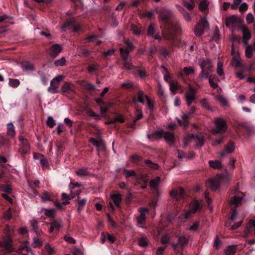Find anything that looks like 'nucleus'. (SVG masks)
Here are the masks:
<instances>
[{
  "label": "nucleus",
  "instance_id": "nucleus-1",
  "mask_svg": "<svg viewBox=\"0 0 255 255\" xmlns=\"http://www.w3.org/2000/svg\"><path fill=\"white\" fill-rule=\"evenodd\" d=\"M174 15L172 11L161 9L159 15V20L163 29L162 36L166 40H173L180 29V25L177 22L174 21Z\"/></svg>",
  "mask_w": 255,
  "mask_h": 255
},
{
  "label": "nucleus",
  "instance_id": "nucleus-2",
  "mask_svg": "<svg viewBox=\"0 0 255 255\" xmlns=\"http://www.w3.org/2000/svg\"><path fill=\"white\" fill-rule=\"evenodd\" d=\"M5 231V236L3 237V241L0 242V246L4 249L7 253H10L13 252L14 249L12 246L10 227L9 225H6Z\"/></svg>",
  "mask_w": 255,
  "mask_h": 255
},
{
  "label": "nucleus",
  "instance_id": "nucleus-3",
  "mask_svg": "<svg viewBox=\"0 0 255 255\" xmlns=\"http://www.w3.org/2000/svg\"><path fill=\"white\" fill-rule=\"evenodd\" d=\"M216 128L213 129V134L225 133L228 128L226 122L222 118H218L215 121Z\"/></svg>",
  "mask_w": 255,
  "mask_h": 255
},
{
  "label": "nucleus",
  "instance_id": "nucleus-4",
  "mask_svg": "<svg viewBox=\"0 0 255 255\" xmlns=\"http://www.w3.org/2000/svg\"><path fill=\"white\" fill-rule=\"evenodd\" d=\"M19 140L20 141V144H19L18 152L20 153L21 156L24 158L30 153V144L27 139L24 138L22 136H19Z\"/></svg>",
  "mask_w": 255,
  "mask_h": 255
},
{
  "label": "nucleus",
  "instance_id": "nucleus-5",
  "mask_svg": "<svg viewBox=\"0 0 255 255\" xmlns=\"http://www.w3.org/2000/svg\"><path fill=\"white\" fill-rule=\"evenodd\" d=\"M201 207L200 203L197 200H194L189 204V208L188 212L185 214V218L188 219L191 214H194L200 210Z\"/></svg>",
  "mask_w": 255,
  "mask_h": 255
},
{
  "label": "nucleus",
  "instance_id": "nucleus-6",
  "mask_svg": "<svg viewBox=\"0 0 255 255\" xmlns=\"http://www.w3.org/2000/svg\"><path fill=\"white\" fill-rule=\"evenodd\" d=\"M63 31H66L67 28H72L74 32H78L80 29L79 25L76 24L73 18L67 19L61 26Z\"/></svg>",
  "mask_w": 255,
  "mask_h": 255
},
{
  "label": "nucleus",
  "instance_id": "nucleus-7",
  "mask_svg": "<svg viewBox=\"0 0 255 255\" xmlns=\"http://www.w3.org/2000/svg\"><path fill=\"white\" fill-rule=\"evenodd\" d=\"M208 26V22L205 19H202L197 23L194 29L196 36H200L203 35L204 30Z\"/></svg>",
  "mask_w": 255,
  "mask_h": 255
},
{
  "label": "nucleus",
  "instance_id": "nucleus-8",
  "mask_svg": "<svg viewBox=\"0 0 255 255\" xmlns=\"http://www.w3.org/2000/svg\"><path fill=\"white\" fill-rule=\"evenodd\" d=\"M235 143L232 141H229L225 146V151L220 153V156L224 157L226 156L227 153H230L234 151Z\"/></svg>",
  "mask_w": 255,
  "mask_h": 255
},
{
  "label": "nucleus",
  "instance_id": "nucleus-9",
  "mask_svg": "<svg viewBox=\"0 0 255 255\" xmlns=\"http://www.w3.org/2000/svg\"><path fill=\"white\" fill-rule=\"evenodd\" d=\"M62 50V47L60 44H54L50 48L49 54L53 58H55Z\"/></svg>",
  "mask_w": 255,
  "mask_h": 255
},
{
  "label": "nucleus",
  "instance_id": "nucleus-10",
  "mask_svg": "<svg viewBox=\"0 0 255 255\" xmlns=\"http://www.w3.org/2000/svg\"><path fill=\"white\" fill-rule=\"evenodd\" d=\"M254 230L255 231V220L253 219H250L248 223L247 226L246 232L247 234H250L251 231L253 230ZM248 243L249 244H255V240H250L248 241Z\"/></svg>",
  "mask_w": 255,
  "mask_h": 255
},
{
  "label": "nucleus",
  "instance_id": "nucleus-11",
  "mask_svg": "<svg viewBox=\"0 0 255 255\" xmlns=\"http://www.w3.org/2000/svg\"><path fill=\"white\" fill-rule=\"evenodd\" d=\"M242 31L243 32V42L245 45H247L249 43V40L251 37V32L249 28L245 26L242 27Z\"/></svg>",
  "mask_w": 255,
  "mask_h": 255
},
{
  "label": "nucleus",
  "instance_id": "nucleus-12",
  "mask_svg": "<svg viewBox=\"0 0 255 255\" xmlns=\"http://www.w3.org/2000/svg\"><path fill=\"white\" fill-rule=\"evenodd\" d=\"M206 184L207 186L212 190H217L220 186V182L218 179H209Z\"/></svg>",
  "mask_w": 255,
  "mask_h": 255
},
{
  "label": "nucleus",
  "instance_id": "nucleus-13",
  "mask_svg": "<svg viewBox=\"0 0 255 255\" xmlns=\"http://www.w3.org/2000/svg\"><path fill=\"white\" fill-rule=\"evenodd\" d=\"M89 141L97 147V150L98 152L100 151V150L104 149L105 148L104 142L102 139L98 140L94 138H91L89 139Z\"/></svg>",
  "mask_w": 255,
  "mask_h": 255
},
{
  "label": "nucleus",
  "instance_id": "nucleus-14",
  "mask_svg": "<svg viewBox=\"0 0 255 255\" xmlns=\"http://www.w3.org/2000/svg\"><path fill=\"white\" fill-rule=\"evenodd\" d=\"M111 198L118 208H121L122 195L121 193H115L111 195Z\"/></svg>",
  "mask_w": 255,
  "mask_h": 255
},
{
  "label": "nucleus",
  "instance_id": "nucleus-15",
  "mask_svg": "<svg viewBox=\"0 0 255 255\" xmlns=\"http://www.w3.org/2000/svg\"><path fill=\"white\" fill-rule=\"evenodd\" d=\"M182 72H179L177 74L178 78H183L184 77L183 74L186 76H189L190 74H194L195 71L192 67H185L182 70Z\"/></svg>",
  "mask_w": 255,
  "mask_h": 255
},
{
  "label": "nucleus",
  "instance_id": "nucleus-16",
  "mask_svg": "<svg viewBox=\"0 0 255 255\" xmlns=\"http://www.w3.org/2000/svg\"><path fill=\"white\" fill-rule=\"evenodd\" d=\"M170 196L177 200L184 197L185 192L183 188H179L177 191L172 190L170 193Z\"/></svg>",
  "mask_w": 255,
  "mask_h": 255
},
{
  "label": "nucleus",
  "instance_id": "nucleus-17",
  "mask_svg": "<svg viewBox=\"0 0 255 255\" xmlns=\"http://www.w3.org/2000/svg\"><path fill=\"white\" fill-rule=\"evenodd\" d=\"M136 98L135 97H134L132 99V102L134 103H136V102H140L142 104H144L145 103V100L144 98H145L146 95H144L143 91L139 90L137 92L136 94Z\"/></svg>",
  "mask_w": 255,
  "mask_h": 255
},
{
  "label": "nucleus",
  "instance_id": "nucleus-18",
  "mask_svg": "<svg viewBox=\"0 0 255 255\" xmlns=\"http://www.w3.org/2000/svg\"><path fill=\"white\" fill-rule=\"evenodd\" d=\"M164 133V131L163 130H156L155 132L148 134L147 136L149 139L154 140L163 136Z\"/></svg>",
  "mask_w": 255,
  "mask_h": 255
},
{
  "label": "nucleus",
  "instance_id": "nucleus-19",
  "mask_svg": "<svg viewBox=\"0 0 255 255\" xmlns=\"http://www.w3.org/2000/svg\"><path fill=\"white\" fill-rule=\"evenodd\" d=\"M62 227L61 221L60 220H54L51 223V226L49 229L50 233H52L54 230H59Z\"/></svg>",
  "mask_w": 255,
  "mask_h": 255
},
{
  "label": "nucleus",
  "instance_id": "nucleus-20",
  "mask_svg": "<svg viewBox=\"0 0 255 255\" xmlns=\"http://www.w3.org/2000/svg\"><path fill=\"white\" fill-rule=\"evenodd\" d=\"M163 136L167 142L171 143V144H174L175 142V136L174 134L170 132L164 131Z\"/></svg>",
  "mask_w": 255,
  "mask_h": 255
},
{
  "label": "nucleus",
  "instance_id": "nucleus-21",
  "mask_svg": "<svg viewBox=\"0 0 255 255\" xmlns=\"http://www.w3.org/2000/svg\"><path fill=\"white\" fill-rule=\"evenodd\" d=\"M177 8L179 11H180V13L183 15L184 19L187 21H190L191 19V17L190 14L186 11L185 9L182 7V6L177 5Z\"/></svg>",
  "mask_w": 255,
  "mask_h": 255
},
{
  "label": "nucleus",
  "instance_id": "nucleus-22",
  "mask_svg": "<svg viewBox=\"0 0 255 255\" xmlns=\"http://www.w3.org/2000/svg\"><path fill=\"white\" fill-rule=\"evenodd\" d=\"M88 167H82L76 170V174L80 177L86 176L90 175Z\"/></svg>",
  "mask_w": 255,
  "mask_h": 255
},
{
  "label": "nucleus",
  "instance_id": "nucleus-23",
  "mask_svg": "<svg viewBox=\"0 0 255 255\" xmlns=\"http://www.w3.org/2000/svg\"><path fill=\"white\" fill-rule=\"evenodd\" d=\"M178 243L179 246L181 248V251H183V248L186 246L188 243V239L184 236H179L178 237Z\"/></svg>",
  "mask_w": 255,
  "mask_h": 255
},
{
  "label": "nucleus",
  "instance_id": "nucleus-24",
  "mask_svg": "<svg viewBox=\"0 0 255 255\" xmlns=\"http://www.w3.org/2000/svg\"><path fill=\"white\" fill-rule=\"evenodd\" d=\"M242 196H234L230 201V203L232 205H234L236 206H238L242 201L243 197L244 196L243 193H241Z\"/></svg>",
  "mask_w": 255,
  "mask_h": 255
},
{
  "label": "nucleus",
  "instance_id": "nucleus-25",
  "mask_svg": "<svg viewBox=\"0 0 255 255\" xmlns=\"http://www.w3.org/2000/svg\"><path fill=\"white\" fill-rule=\"evenodd\" d=\"M87 202V198H83L82 199H80L79 197L77 199V203H78V208H77V212L78 213H80L82 210L84 208L86 203Z\"/></svg>",
  "mask_w": 255,
  "mask_h": 255
},
{
  "label": "nucleus",
  "instance_id": "nucleus-26",
  "mask_svg": "<svg viewBox=\"0 0 255 255\" xmlns=\"http://www.w3.org/2000/svg\"><path fill=\"white\" fill-rule=\"evenodd\" d=\"M237 21V16L233 15L228 17L225 20V24L227 27L234 25Z\"/></svg>",
  "mask_w": 255,
  "mask_h": 255
},
{
  "label": "nucleus",
  "instance_id": "nucleus-27",
  "mask_svg": "<svg viewBox=\"0 0 255 255\" xmlns=\"http://www.w3.org/2000/svg\"><path fill=\"white\" fill-rule=\"evenodd\" d=\"M189 115L187 114H184L182 116V120L178 119L177 122L179 125H182L184 127H187L188 125V119L189 118Z\"/></svg>",
  "mask_w": 255,
  "mask_h": 255
},
{
  "label": "nucleus",
  "instance_id": "nucleus-28",
  "mask_svg": "<svg viewBox=\"0 0 255 255\" xmlns=\"http://www.w3.org/2000/svg\"><path fill=\"white\" fill-rule=\"evenodd\" d=\"M237 248V246H229L224 250L225 255H234Z\"/></svg>",
  "mask_w": 255,
  "mask_h": 255
},
{
  "label": "nucleus",
  "instance_id": "nucleus-29",
  "mask_svg": "<svg viewBox=\"0 0 255 255\" xmlns=\"http://www.w3.org/2000/svg\"><path fill=\"white\" fill-rule=\"evenodd\" d=\"M208 164L210 167L214 169H221L223 168L221 162L219 160H210Z\"/></svg>",
  "mask_w": 255,
  "mask_h": 255
},
{
  "label": "nucleus",
  "instance_id": "nucleus-30",
  "mask_svg": "<svg viewBox=\"0 0 255 255\" xmlns=\"http://www.w3.org/2000/svg\"><path fill=\"white\" fill-rule=\"evenodd\" d=\"M185 99L187 106L190 107L193 101L196 99V94H189L186 93L185 94Z\"/></svg>",
  "mask_w": 255,
  "mask_h": 255
},
{
  "label": "nucleus",
  "instance_id": "nucleus-31",
  "mask_svg": "<svg viewBox=\"0 0 255 255\" xmlns=\"http://www.w3.org/2000/svg\"><path fill=\"white\" fill-rule=\"evenodd\" d=\"M82 85L84 88L87 90H95L96 86L95 85L90 83L89 82L84 80L82 82Z\"/></svg>",
  "mask_w": 255,
  "mask_h": 255
},
{
  "label": "nucleus",
  "instance_id": "nucleus-32",
  "mask_svg": "<svg viewBox=\"0 0 255 255\" xmlns=\"http://www.w3.org/2000/svg\"><path fill=\"white\" fill-rule=\"evenodd\" d=\"M123 60V65L124 68L127 70H131L132 69H135V67L133 66L131 63V60H128V59H124Z\"/></svg>",
  "mask_w": 255,
  "mask_h": 255
},
{
  "label": "nucleus",
  "instance_id": "nucleus-33",
  "mask_svg": "<svg viewBox=\"0 0 255 255\" xmlns=\"http://www.w3.org/2000/svg\"><path fill=\"white\" fill-rule=\"evenodd\" d=\"M22 67L23 70L29 71H34V66L31 63L28 61H24L22 63Z\"/></svg>",
  "mask_w": 255,
  "mask_h": 255
},
{
  "label": "nucleus",
  "instance_id": "nucleus-34",
  "mask_svg": "<svg viewBox=\"0 0 255 255\" xmlns=\"http://www.w3.org/2000/svg\"><path fill=\"white\" fill-rule=\"evenodd\" d=\"M138 245L141 247L145 248L148 246V240L147 237H141L138 240Z\"/></svg>",
  "mask_w": 255,
  "mask_h": 255
},
{
  "label": "nucleus",
  "instance_id": "nucleus-35",
  "mask_svg": "<svg viewBox=\"0 0 255 255\" xmlns=\"http://www.w3.org/2000/svg\"><path fill=\"white\" fill-rule=\"evenodd\" d=\"M161 178L160 176H156L154 179H152L149 182L150 186L154 189H156L157 187L159 185Z\"/></svg>",
  "mask_w": 255,
  "mask_h": 255
},
{
  "label": "nucleus",
  "instance_id": "nucleus-36",
  "mask_svg": "<svg viewBox=\"0 0 255 255\" xmlns=\"http://www.w3.org/2000/svg\"><path fill=\"white\" fill-rule=\"evenodd\" d=\"M155 33H156L155 25L151 23L147 28V35L153 37Z\"/></svg>",
  "mask_w": 255,
  "mask_h": 255
},
{
  "label": "nucleus",
  "instance_id": "nucleus-37",
  "mask_svg": "<svg viewBox=\"0 0 255 255\" xmlns=\"http://www.w3.org/2000/svg\"><path fill=\"white\" fill-rule=\"evenodd\" d=\"M123 174L126 176V178L128 180L129 177L136 176V173L133 170H128L125 168L123 170Z\"/></svg>",
  "mask_w": 255,
  "mask_h": 255
},
{
  "label": "nucleus",
  "instance_id": "nucleus-38",
  "mask_svg": "<svg viewBox=\"0 0 255 255\" xmlns=\"http://www.w3.org/2000/svg\"><path fill=\"white\" fill-rule=\"evenodd\" d=\"M7 134L12 137L15 135V129L12 123L7 124Z\"/></svg>",
  "mask_w": 255,
  "mask_h": 255
},
{
  "label": "nucleus",
  "instance_id": "nucleus-39",
  "mask_svg": "<svg viewBox=\"0 0 255 255\" xmlns=\"http://www.w3.org/2000/svg\"><path fill=\"white\" fill-rule=\"evenodd\" d=\"M58 87V85L52 80L50 83V86L48 88V91L50 93H56L57 92Z\"/></svg>",
  "mask_w": 255,
  "mask_h": 255
},
{
  "label": "nucleus",
  "instance_id": "nucleus-40",
  "mask_svg": "<svg viewBox=\"0 0 255 255\" xmlns=\"http://www.w3.org/2000/svg\"><path fill=\"white\" fill-rule=\"evenodd\" d=\"M62 92L65 93L73 92L71 86L69 83L65 82L63 84L62 88Z\"/></svg>",
  "mask_w": 255,
  "mask_h": 255
},
{
  "label": "nucleus",
  "instance_id": "nucleus-41",
  "mask_svg": "<svg viewBox=\"0 0 255 255\" xmlns=\"http://www.w3.org/2000/svg\"><path fill=\"white\" fill-rule=\"evenodd\" d=\"M209 72H207L206 70L205 69H202L201 72L200 73L199 76H198V81L199 82H201L202 81L203 78L204 79H209Z\"/></svg>",
  "mask_w": 255,
  "mask_h": 255
},
{
  "label": "nucleus",
  "instance_id": "nucleus-42",
  "mask_svg": "<svg viewBox=\"0 0 255 255\" xmlns=\"http://www.w3.org/2000/svg\"><path fill=\"white\" fill-rule=\"evenodd\" d=\"M90 55L89 50L84 48H81L79 49L78 55L80 56L88 57Z\"/></svg>",
  "mask_w": 255,
  "mask_h": 255
},
{
  "label": "nucleus",
  "instance_id": "nucleus-43",
  "mask_svg": "<svg viewBox=\"0 0 255 255\" xmlns=\"http://www.w3.org/2000/svg\"><path fill=\"white\" fill-rule=\"evenodd\" d=\"M120 52L123 60L128 59V56L129 54V50L128 49H126V48H121Z\"/></svg>",
  "mask_w": 255,
  "mask_h": 255
},
{
  "label": "nucleus",
  "instance_id": "nucleus-44",
  "mask_svg": "<svg viewBox=\"0 0 255 255\" xmlns=\"http://www.w3.org/2000/svg\"><path fill=\"white\" fill-rule=\"evenodd\" d=\"M0 191H3L6 193H10L12 191V189L10 185H1L0 186Z\"/></svg>",
  "mask_w": 255,
  "mask_h": 255
},
{
  "label": "nucleus",
  "instance_id": "nucleus-45",
  "mask_svg": "<svg viewBox=\"0 0 255 255\" xmlns=\"http://www.w3.org/2000/svg\"><path fill=\"white\" fill-rule=\"evenodd\" d=\"M240 126L241 128H244L245 130H246L248 133H251L253 131V127L249 126V125H247L245 123H241L240 125Z\"/></svg>",
  "mask_w": 255,
  "mask_h": 255
},
{
  "label": "nucleus",
  "instance_id": "nucleus-46",
  "mask_svg": "<svg viewBox=\"0 0 255 255\" xmlns=\"http://www.w3.org/2000/svg\"><path fill=\"white\" fill-rule=\"evenodd\" d=\"M159 52L161 55L164 56L165 58H167V57H169L170 55V52L169 51L164 47H161L159 49Z\"/></svg>",
  "mask_w": 255,
  "mask_h": 255
},
{
  "label": "nucleus",
  "instance_id": "nucleus-47",
  "mask_svg": "<svg viewBox=\"0 0 255 255\" xmlns=\"http://www.w3.org/2000/svg\"><path fill=\"white\" fill-rule=\"evenodd\" d=\"M245 54L246 57L248 58H251V57H252L253 54V49L251 45L247 46L245 50Z\"/></svg>",
  "mask_w": 255,
  "mask_h": 255
},
{
  "label": "nucleus",
  "instance_id": "nucleus-48",
  "mask_svg": "<svg viewBox=\"0 0 255 255\" xmlns=\"http://www.w3.org/2000/svg\"><path fill=\"white\" fill-rule=\"evenodd\" d=\"M66 59L64 57H62V58L55 60L54 62V64L55 66H63L65 65Z\"/></svg>",
  "mask_w": 255,
  "mask_h": 255
},
{
  "label": "nucleus",
  "instance_id": "nucleus-49",
  "mask_svg": "<svg viewBox=\"0 0 255 255\" xmlns=\"http://www.w3.org/2000/svg\"><path fill=\"white\" fill-rule=\"evenodd\" d=\"M210 61L211 60L209 59H203L202 60L199 61V66L202 69H205V68L209 64Z\"/></svg>",
  "mask_w": 255,
  "mask_h": 255
},
{
  "label": "nucleus",
  "instance_id": "nucleus-50",
  "mask_svg": "<svg viewBox=\"0 0 255 255\" xmlns=\"http://www.w3.org/2000/svg\"><path fill=\"white\" fill-rule=\"evenodd\" d=\"M9 84L13 88H16L20 84V82L17 79H9Z\"/></svg>",
  "mask_w": 255,
  "mask_h": 255
},
{
  "label": "nucleus",
  "instance_id": "nucleus-51",
  "mask_svg": "<svg viewBox=\"0 0 255 255\" xmlns=\"http://www.w3.org/2000/svg\"><path fill=\"white\" fill-rule=\"evenodd\" d=\"M46 124L49 128H53L56 125V123L52 117H48Z\"/></svg>",
  "mask_w": 255,
  "mask_h": 255
},
{
  "label": "nucleus",
  "instance_id": "nucleus-52",
  "mask_svg": "<svg viewBox=\"0 0 255 255\" xmlns=\"http://www.w3.org/2000/svg\"><path fill=\"white\" fill-rule=\"evenodd\" d=\"M215 76H210L209 77V83L211 87L214 89L217 88L218 87V84L214 82L213 79L216 78Z\"/></svg>",
  "mask_w": 255,
  "mask_h": 255
},
{
  "label": "nucleus",
  "instance_id": "nucleus-53",
  "mask_svg": "<svg viewBox=\"0 0 255 255\" xmlns=\"http://www.w3.org/2000/svg\"><path fill=\"white\" fill-rule=\"evenodd\" d=\"M183 4L184 6L187 7V9L189 10H193L195 6V3L193 1H192L191 3H189L187 1H183Z\"/></svg>",
  "mask_w": 255,
  "mask_h": 255
},
{
  "label": "nucleus",
  "instance_id": "nucleus-54",
  "mask_svg": "<svg viewBox=\"0 0 255 255\" xmlns=\"http://www.w3.org/2000/svg\"><path fill=\"white\" fill-rule=\"evenodd\" d=\"M178 88H179V85L178 83H170V90L172 93L176 92Z\"/></svg>",
  "mask_w": 255,
  "mask_h": 255
},
{
  "label": "nucleus",
  "instance_id": "nucleus-55",
  "mask_svg": "<svg viewBox=\"0 0 255 255\" xmlns=\"http://www.w3.org/2000/svg\"><path fill=\"white\" fill-rule=\"evenodd\" d=\"M50 193L48 192L45 191L42 195L41 198L43 201H51Z\"/></svg>",
  "mask_w": 255,
  "mask_h": 255
},
{
  "label": "nucleus",
  "instance_id": "nucleus-56",
  "mask_svg": "<svg viewBox=\"0 0 255 255\" xmlns=\"http://www.w3.org/2000/svg\"><path fill=\"white\" fill-rule=\"evenodd\" d=\"M145 163L147 166L151 168L157 169L158 167V165L157 163L151 162V161L149 160V159H146L145 161Z\"/></svg>",
  "mask_w": 255,
  "mask_h": 255
},
{
  "label": "nucleus",
  "instance_id": "nucleus-57",
  "mask_svg": "<svg viewBox=\"0 0 255 255\" xmlns=\"http://www.w3.org/2000/svg\"><path fill=\"white\" fill-rule=\"evenodd\" d=\"M195 157V153L193 151L188 153H184V156H180L179 158H186L187 159H193Z\"/></svg>",
  "mask_w": 255,
  "mask_h": 255
},
{
  "label": "nucleus",
  "instance_id": "nucleus-58",
  "mask_svg": "<svg viewBox=\"0 0 255 255\" xmlns=\"http://www.w3.org/2000/svg\"><path fill=\"white\" fill-rule=\"evenodd\" d=\"M162 67L164 69V70L166 71V74L164 76V79L166 82L170 83V80H171V76L170 75L169 73L168 72V70H167V68H166L164 66H162Z\"/></svg>",
  "mask_w": 255,
  "mask_h": 255
},
{
  "label": "nucleus",
  "instance_id": "nucleus-59",
  "mask_svg": "<svg viewBox=\"0 0 255 255\" xmlns=\"http://www.w3.org/2000/svg\"><path fill=\"white\" fill-rule=\"evenodd\" d=\"M63 239L69 244H74L76 243V241L74 240V238L68 235L64 236Z\"/></svg>",
  "mask_w": 255,
  "mask_h": 255
},
{
  "label": "nucleus",
  "instance_id": "nucleus-60",
  "mask_svg": "<svg viewBox=\"0 0 255 255\" xmlns=\"http://www.w3.org/2000/svg\"><path fill=\"white\" fill-rule=\"evenodd\" d=\"M40 162L43 167H46L48 166V161L47 159L45 158L43 155V157L40 158Z\"/></svg>",
  "mask_w": 255,
  "mask_h": 255
},
{
  "label": "nucleus",
  "instance_id": "nucleus-61",
  "mask_svg": "<svg viewBox=\"0 0 255 255\" xmlns=\"http://www.w3.org/2000/svg\"><path fill=\"white\" fill-rule=\"evenodd\" d=\"M222 66L223 65L222 63L220 62H218L217 72L218 73V75L220 76H223L224 73L223 70L222 69Z\"/></svg>",
  "mask_w": 255,
  "mask_h": 255
},
{
  "label": "nucleus",
  "instance_id": "nucleus-62",
  "mask_svg": "<svg viewBox=\"0 0 255 255\" xmlns=\"http://www.w3.org/2000/svg\"><path fill=\"white\" fill-rule=\"evenodd\" d=\"M199 221H196L192 226L189 227V230L192 231H196L199 229Z\"/></svg>",
  "mask_w": 255,
  "mask_h": 255
},
{
  "label": "nucleus",
  "instance_id": "nucleus-63",
  "mask_svg": "<svg viewBox=\"0 0 255 255\" xmlns=\"http://www.w3.org/2000/svg\"><path fill=\"white\" fill-rule=\"evenodd\" d=\"M208 8V4L206 1H202L199 4V9L201 11H204Z\"/></svg>",
  "mask_w": 255,
  "mask_h": 255
},
{
  "label": "nucleus",
  "instance_id": "nucleus-64",
  "mask_svg": "<svg viewBox=\"0 0 255 255\" xmlns=\"http://www.w3.org/2000/svg\"><path fill=\"white\" fill-rule=\"evenodd\" d=\"M136 111L137 114L135 117V119L133 121L134 123H136L137 120L141 119L143 117L142 113H141L140 110L137 109L136 110Z\"/></svg>",
  "mask_w": 255,
  "mask_h": 255
}]
</instances>
